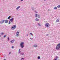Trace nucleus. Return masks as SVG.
<instances>
[{"mask_svg":"<svg viewBox=\"0 0 60 60\" xmlns=\"http://www.w3.org/2000/svg\"><path fill=\"white\" fill-rule=\"evenodd\" d=\"M21 51H20V49H19V53H20V55H22V56H24V53L23 52L21 53Z\"/></svg>","mask_w":60,"mask_h":60,"instance_id":"3","label":"nucleus"},{"mask_svg":"<svg viewBox=\"0 0 60 60\" xmlns=\"http://www.w3.org/2000/svg\"><path fill=\"white\" fill-rule=\"evenodd\" d=\"M57 7L58 8H60V5H58Z\"/></svg>","mask_w":60,"mask_h":60,"instance_id":"22","label":"nucleus"},{"mask_svg":"<svg viewBox=\"0 0 60 60\" xmlns=\"http://www.w3.org/2000/svg\"><path fill=\"white\" fill-rule=\"evenodd\" d=\"M16 36H17V37H18V36H19V35L18 34H16Z\"/></svg>","mask_w":60,"mask_h":60,"instance_id":"14","label":"nucleus"},{"mask_svg":"<svg viewBox=\"0 0 60 60\" xmlns=\"http://www.w3.org/2000/svg\"><path fill=\"white\" fill-rule=\"evenodd\" d=\"M4 21H5V20H2L0 22V23L1 24H3V23H4Z\"/></svg>","mask_w":60,"mask_h":60,"instance_id":"7","label":"nucleus"},{"mask_svg":"<svg viewBox=\"0 0 60 60\" xmlns=\"http://www.w3.org/2000/svg\"><path fill=\"white\" fill-rule=\"evenodd\" d=\"M5 23H8V20H6L5 21Z\"/></svg>","mask_w":60,"mask_h":60,"instance_id":"13","label":"nucleus"},{"mask_svg":"<svg viewBox=\"0 0 60 60\" xmlns=\"http://www.w3.org/2000/svg\"><path fill=\"white\" fill-rule=\"evenodd\" d=\"M11 53V52H10L9 53V54H10Z\"/></svg>","mask_w":60,"mask_h":60,"instance_id":"33","label":"nucleus"},{"mask_svg":"<svg viewBox=\"0 0 60 60\" xmlns=\"http://www.w3.org/2000/svg\"><path fill=\"white\" fill-rule=\"evenodd\" d=\"M9 24H11V22H10V21H9Z\"/></svg>","mask_w":60,"mask_h":60,"instance_id":"29","label":"nucleus"},{"mask_svg":"<svg viewBox=\"0 0 60 60\" xmlns=\"http://www.w3.org/2000/svg\"><path fill=\"white\" fill-rule=\"evenodd\" d=\"M1 37V35H0V37Z\"/></svg>","mask_w":60,"mask_h":60,"instance_id":"36","label":"nucleus"},{"mask_svg":"<svg viewBox=\"0 0 60 60\" xmlns=\"http://www.w3.org/2000/svg\"><path fill=\"white\" fill-rule=\"evenodd\" d=\"M10 18H11V16L8 17V19H10Z\"/></svg>","mask_w":60,"mask_h":60,"instance_id":"21","label":"nucleus"},{"mask_svg":"<svg viewBox=\"0 0 60 60\" xmlns=\"http://www.w3.org/2000/svg\"><path fill=\"white\" fill-rule=\"evenodd\" d=\"M8 41H9V40H10V39L9 38V37H8Z\"/></svg>","mask_w":60,"mask_h":60,"instance_id":"24","label":"nucleus"},{"mask_svg":"<svg viewBox=\"0 0 60 60\" xmlns=\"http://www.w3.org/2000/svg\"><path fill=\"white\" fill-rule=\"evenodd\" d=\"M54 10H56V9H57V7H55L54 8Z\"/></svg>","mask_w":60,"mask_h":60,"instance_id":"15","label":"nucleus"},{"mask_svg":"<svg viewBox=\"0 0 60 60\" xmlns=\"http://www.w3.org/2000/svg\"><path fill=\"white\" fill-rule=\"evenodd\" d=\"M38 25L39 26H41V25L40 23H38Z\"/></svg>","mask_w":60,"mask_h":60,"instance_id":"25","label":"nucleus"},{"mask_svg":"<svg viewBox=\"0 0 60 60\" xmlns=\"http://www.w3.org/2000/svg\"><path fill=\"white\" fill-rule=\"evenodd\" d=\"M59 21V19H57L56 21V22H58Z\"/></svg>","mask_w":60,"mask_h":60,"instance_id":"11","label":"nucleus"},{"mask_svg":"<svg viewBox=\"0 0 60 60\" xmlns=\"http://www.w3.org/2000/svg\"><path fill=\"white\" fill-rule=\"evenodd\" d=\"M14 46H12L11 47L12 49H14Z\"/></svg>","mask_w":60,"mask_h":60,"instance_id":"27","label":"nucleus"},{"mask_svg":"<svg viewBox=\"0 0 60 60\" xmlns=\"http://www.w3.org/2000/svg\"><path fill=\"white\" fill-rule=\"evenodd\" d=\"M35 20L37 21H39V19H38L36 18L35 19Z\"/></svg>","mask_w":60,"mask_h":60,"instance_id":"12","label":"nucleus"},{"mask_svg":"<svg viewBox=\"0 0 60 60\" xmlns=\"http://www.w3.org/2000/svg\"><path fill=\"white\" fill-rule=\"evenodd\" d=\"M33 47H35V48H37V47H38V46L36 45H33Z\"/></svg>","mask_w":60,"mask_h":60,"instance_id":"9","label":"nucleus"},{"mask_svg":"<svg viewBox=\"0 0 60 60\" xmlns=\"http://www.w3.org/2000/svg\"><path fill=\"white\" fill-rule=\"evenodd\" d=\"M24 44V42H22L20 44V46L21 48L23 49L24 47V45H23Z\"/></svg>","mask_w":60,"mask_h":60,"instance_id":"1","label":"nucleus"},{"mask_svg":"<svg viewBox=\"0 0 60 60\" xmlns=\"http://www.w3.org/2000/svg\"><path fill=\"white\" fill-rule=\"evenodd\" d=\"M46 0H44V1H46Z\"/></svg>","mask_w":60,"mask_h":60,"instance_id":"40","label":"nucleus"},{"mask_svg":"<svg viewBox=\"0 0 60 60\" xmlns=\"http://www.w3.org/2000/svg\"><path fill=\"white\" fill-rule=\"evenodd\" d=\"M4 60H6V59H4Z\"/></svg>","mask_w":60,"mask_h":60,"instance_id":"41","label":"nucleus"},{"mask_svg":"<svg viewBox=\"0 0 60 60\" xmlns=\"http://www.w3.org/2000/svg\"><path fill=\"white\" fill-rule=\"evenodd\" d=\"M50 11V10H49V9H48V11Z\"/></svg>","mask_w":60,"mask_h":60,"instance_id":"37","label":"nucleus"},{"mask_svg":"<svg viewBox=\"0 0 60 60\" xmlns=\"http://www.w3.org/2000/svg\"><path fill=\"white\" fill-rule=\"evenodd\" d=\"M38 59H40V56H38Z\"/></svg>","mask_w":60,"mask_h":60,"instance_id":"17","label":"nucleus"},{"mask_svg":"<svg viewBox=\"0 0 60 60\" xmlns=\"http://www.w3.org/2000/svg\"><path fill=\"white\" fill-rule=\"evenodd\" d=\"M23 0H21V2H22V1H23Z\"/></svg>","mask_w":60,"mask_h":60,"instance_id":"34","label":"nucleus"},{"mask_svg":"<svg viewBox=\"0 0 60 60\" xmlns=\"http://www.w3.org/2000/svg\"><path fill=\"white\" fill-rule=\"evenodd\" d=\"M31 9H32V10L33 11H34V8L33 7H32L31 8Z\"/></svg>","mask_w":60,"mask_h":60,"instance_id":"23","label":"nucleus"},{"mask_svg":"<svg viewBox=\"0 0 60 60\" xmlns=\"http://www.w3.org/2000/svg\"><path fill=\"white\" fill-rule=\"evenodd\" d=\"M30 39H31V40H33V38H30Z\"/></svg>","mask_w":60,"mask_h":60,"instance_id":"31","label":"nucleus"},{"mask_svg":"<svg viewBox=\"0 0 60 60\" xmlns=\"http://www.w3.org/2000/svg\"><path fill=\"white\" fill-rule=\"evenodd\" d=\"M6 37V35H4L3 36V38H5V37Z\"/></svg>","mask_w":60,"mask_h":60,"instance_id":"19","label":"nucleus"},{"mask_svg":"<svg viewBox=\"0 0 60 60\" xmlns=\"http://www.w3.org/2000/svg\"><path fill=\"white\" fill-rule=\"evenodd\" d=\"M16 27V25H13L12 26V27L11 28V29L12 30H14V29H15Z\"/></svg>","mask_w":60,"mask_h":60,"instance_id":"4","label":"nucleus"},{"mask_svg":"<svg viewBox=\"0 0 60 60\" xmlns=\"http://www.w3.org/2000/svg\"><path fill=\"white\" fill-rule=\"evenodd\" d=\"M36 13H37V12L36 11Z\"/></svg>","mask_w":60,"mask_h":60,"instance_id":"39","label":"nucleus"},{"mask_svg":"<svg viewBox=\"0 0 60 60\" xmlns=\"http://www.w3.org/2000/svg\"><path fill=\"white\" fill-rule=\"evenodd\" d=\"M16 34H19V31H17L16 33Z\"/></svg>","mask_w":60,"mask_h":60,"instance_id":"20","label":"nucleus"},{"mask_svg":"<svg viewBox=\"0 0 60 60\" xmlns=\"http://www.w3.org/2000/svg\"><path fill=\"white\" fill-rule=\"evenodd\" d=\"M35 18H37V17H38V18H40V15L36 13L35 14Z\"/></svg>","mask_w":60,"mask_h":60,"instance_id":"2","label":"nucleus"},{"mask_svg":"<svg viewBox=\"0 0 60 60\" xmlns=\"http://www.w3.org/2000/svg\"><path fill=\"white\" fill-rule=\"evenodd\" d=\"M21 60H24V58H22V59H21Z\"/></svg>","mask_w":60,"mask_h":60,"instance_id":"28","label":"nucleus"},{"mask_svg":"<svg viewBox=\"0 0 60 60\" xmlns=\"http://www.w3.org/2000/svg\"><path fill=\"white\" fill-rule=\"evenodd\" d=\"M26 36H28V34H26Z\"/></svg>","mask_w":60,"mask_h":60,"instance_id":"30","label":"nucleus"},{"mask_svg":"<svg viewBox=\"0 0 60 60\" xmlns=\"http://www.w3.org/2000/svg\"><path fill=\"white\" fill-rule=\"evenodd\" d=\"M4 34V33H3L2 32L1 33V34L2 35H3Z\"/></svg>","mask_w":60,"mask_h":60,"instance_id":"26","label":"nucleus"},{"mask_svg":"<svg viewBox=\"0 0 60 60\" xmlns=\"http://www.w3.org/2000/svg\"><path fill=\"white\" fill-rule=\"evenodd\" d=\"M56 60V59H55L54 60Z\"/></svg>","mask_w":60,"mask_h":60,"instance_id":"38","label":"nucleus"},{"mask_svg":"<svg viewBox=\"0 0 60 60\" xmlns=\"http://www.w3.org/2000/svg\"><path fill=\"white\" fill-rule=\"evenodd\" d=\"M15 41V40L14 39H13L11 40L10 42H11V43H13V42Z\"/></svg>","mask_w":60,"mask_h":60,"instance_id":"6","label":"nucleus"},{"mask_svg":"<svg viewBox=\"0 0 60 60\" xmlns=\"http://www.w3.org/2000/svg\"><path fill=\"white\" fill-rule=\"evenodd\" d=\"M30 34L31 36H33V34H32V33H30Z\"/></svg>","mask_w":60,"mask_h":60,"instance_id":"18","label":"nucleus"},{"mask_svg":"<svg viewBox=\"0 0 60 60\" xmlns=\"http://www.w3.org/2000/svg\"><path fill=\"white\" fill-rule=\"evenodd\" d=\"M13 19H14L13 18H12L10 19V21L11 22H13Z\"/></svg>","mask_w":60,"mask_h":60,"instance_id":"8","label":"nucleus"},{"mask_svg":"<svg viewBox=\"0 0 60 60\" xmlns=\"http://www.w3.org/2000/svg\"><path fill=\"white\" fill-rule=\"evenodd\" d=\"M46 35V36H48L49 35V34H47Z\"/></svg>","mask_w":60,"mask_h":60,"instance_id":"32","label":"nucleus"},{"mask_svg":"<svg viewBox=\"0 0 60 60\" xmlns=\"http://www.w3.org/2000/svg\"><path fill=\"white\" fill-rule=\"evenodd\" d=\"M20 8V6H19L18 7H17V8H16V10H19V9Z\"/></svg>","mask_w":60,"mask_h":60,"instance_id":"10","label":"nucleus"},{"mask_svg":"<svg viewBox=\"0 0 60 60\" xmlns=\"http://www.w3.org/2000/svg\"><path fill=\"white\" fill-rule=\"evenodd\" d=\"M45 26L47 28H48L49 26V23H46L45 24Z\"/></svg>","mask_w":60,"mask_h":60,"instance_id":"5","label":"nucleus"},{"mask_svg":"<svg viewBox=\"0 0 60 60\" xmlns=\"http://www.w3.org/2000/svg\"><path fill=\"white\" fill-rule=\"evenodd\" d=\"M58 58H59V57H58L56 56V59L57 60L58 59Z\"/></svg>","mask_w":60,"mask_h":60,"instance_id":"16","label":"nucleus"},{"mask_svg":"<svg viewBox=\"0 0 60 60\" xmlns=\"http://www.w3.org/2000/svg\"><path fill=\"white\" fill-rule=\"evenodd\" d=\"M34 12H35L36 13V11H34Z\"/></svg>","mask_w":60,"mask_h":60,"instance_id":"35","label":"nucleus"}]
</instances>
